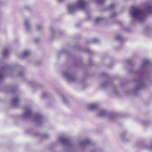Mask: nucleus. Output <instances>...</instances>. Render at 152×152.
I'll list each match as a JSON object with an SVG mask.
<instances>
[{
	"label": "nucleus",
	"mask_w": 152,
	"mask_h": 152,
	"mask_svg": "<svg viewBox=\"0 0 152 152\" xmlns=\"http://www.w3.org/2000/svg\"><path fill=\"white\" fill-rule=\"evenodd\" d=\"M86 4V3L84 0H78L76 4L69 6V10L70 13H72L78 9H83Z\"/></svg>",
	"instance_id": "obj_1"
},
{
	"label": "nucleus",
	"mask_w": 152,
	"mask_h": 152,
	"mask_svg": "<svg viewBox=\"0 0 152 152\" xmlns=\"http://www.w3.org/2000/svg\"><path fill=\"white\" fill-rule=\"evenodd\" d=\"M132 8V10L131 12V14L134 18L141 20L144 19V14L142 11L134 7Z\"/></svg>",
	"instance_id": "obj_2"
},
{
	"label": "nucleus",
	"mask_w": 152,
	"mask_h": 152,
	"mask_svg": "<svg viewBox=\"0 0 152 152\" xmlns=\"http://www.w3.org/2000/svg\"><path fill=\"white\" fill-rule=\"evenodd\" d=\"M31 115V112L29 108H27L26 110L25 115L26 117L30 116Z\"/></svg>",
	"instance_id": "obj_3"
},
{
	"label": "nucleus",
	"mask_w": 152,
	"mask_h": 152,
	"mask_svg": "<svg viewBox=\"0 0 152 152\" xmlns=\"http://www.w3.org/2000/svg\"><path fill=\"white\" fill-rule=\"evenodd\" d=\"M98 107L96 104H93L90 105L89 106V108L90 110H94L96 109Z\"/></svg>",
	"instance_id": "obj_4"
},
{
	"label": "nucleus",
	"mask_w": 152,
	"mask_h": 152,
	"mask_svg": "<svg viewBox=\"0 0 152 152\" xmlns=\"http://www.w3.org/2000/svg\"><path fill=\"white\" fill-rule=\"evenodd\" d=\"M12 102L14 104L17 103L18 102V97H16L12 99Z\"/></svg>",
	"instance_id": "obj_5"
},
{
	"label": "nucleus",
	"mask_w": 152,
	"mask_h": 152,
	"mask_svg": "<svg viewBox=\"0 0 152 152\" xmlns=\"http://www.w3.org/2000/svg\"><path fill=\"white\" fill-rule=\"evenodd\" d=\"M63 141L65 144L67 145L69 144L70 143L68 139H64L63 140Z\"/></svg>",
	"instance_id": "obj_6"
},
{
	"label": "nucleus",
	"mask_w": 152,
	"mask_h": 152,
	"mask_svg": "<svg viewBox=\"0 0 152 152\" xmlns=\"http://www.w3.org/2000/svg\"><path fill=\"white\" fill-rule=\"evenodd\" d=\"M30 54V53L28 51H25L24 53V56H28Z\"/></svg>",
	"instance_id": "obj_7"
},
{
	"label": "nucleus",
	"mask_w": 152,
	"mask_h": 152,
	"mask_svg": "<svg viewBox=\"0 0 152 152\" xmlns=\"http://www.w3.org/2000/svg\"><path fill=\"white\" fill-rule=\"evenodd\" d=\"M8 53V50L7 49L5 50L4 51L3 54L4 56H6Z\"/></svg>",
	"instance_id": "obj_8"
},
{
	"label": "nucleus",
	"mask_w": 152,
	"mask_h": 152,
	"mask_svg": "<svg viewBox=\"0 0 152 152\" xmlns=\"http://www.w3.org/2000/svg\"><path fill=\"white\" fill-rule=\"evenodd\" d=\"M102 20V18H98L96 20V22H98L99 21Z\"/></svg>",
	"instance_id": "obj_9"
},
{
	"label": "nucleus",
	"mask_w": 152,
	"mask_h": 152,
	"mask_svg": "<svg viewBox=\"0 0 152 152\" xmlns=\"http://www.w3.org/2000/svg\"><path fill=\"white\" fill-rule=\"evenodd\" d=\"M121 38V36L119 35H118L116 37L115 39L116 40H118V39H120V38Z\"/></svg>",
	"instance_id": "obj_10"
},
{
	"label": "nucleus",
	"mask_w": 152,
	"mask_h": 152,
	"mask_svg": "<svg viewBox=\"0 0 152 152\" xmlns=\"http://www.w3.org/2000/svg\"><path fill=\"white\" fill-rule=\"evenodd\" d=\"M115 7V5L113 4H111L110 7V8L111 9L113 7Z\"/></svg>",
	"instance_id": "obj_11"
},
{
	"label": "nucleus",
	"mask_w": 152,
	"mask_h": 152,
	"mask_svg": "<svg viewBox=\"0 0 152 152\" xmlns=\"http://www.w3.org/2000/svg\"><path fill=\"white\" fill-rule=\"evenodd\" d=\"M105 113V112L104 111H102L101 112V114H100V116H102L104 115Z\"/></svg>",
	"instance_id": "obj_12"
},
{
	"label": "nucleus",
	"mask_w": 152,
	"mask_h": 152,
	"mask_svg": "<svg viewBox=\"0 0 152 152\" xmlns=\"http://www.w3.org/2000/svg\"><path fill=\"white\" fill-rule=\"evenodd\" d=\"M3 76L1 75V72H0V78H1L3 77Z\"/></svg>",
	"instance_id": "obj_13"
},
{
	"label": "nucleus",
	"mask_w": 152,
	"mask_h": 152,
	"mask_svg": "<svg viewBox=\"0 0 152 152\" xmlns=\"http://www.w3.org/2000/svg\"><path fill=\"white\" fill-rule=\"evenodd\" d=\"M71 80L72 81H73V80H75V79H73V78H71Z\"/></svg>",
	"instance_id": "obj_14"
},
{
	"label": "nucleus",
	"mask_w": 152,
	"mask_h": 152,
	"mask_svg": "<svg viewBox=\"0 0 152 152\" xmlns=\"http://www.w3.org/2000/svg\"><path fill=\"white\" fill-rule=\"evenodd\" d=\"M102 0V2H103L104 1V0Z\"/></svg>",
	"instance_id": "obj_15"
},
{
	"label": "nucleus",
	"mask_w": 152,
	"mask_h": 152,
	"mask_svg": "<svg viewBox=\"0 0 152 152\" xmlns=\"http://www.w3.org/2000/svg\"><path fill=\"white\" fill-rule=\"evenodd\" d=\"M39 41V40H35V41H36V42H37V41Z\"/></svg>",
	"instance_id": "obj_16"
}]
</instances>
